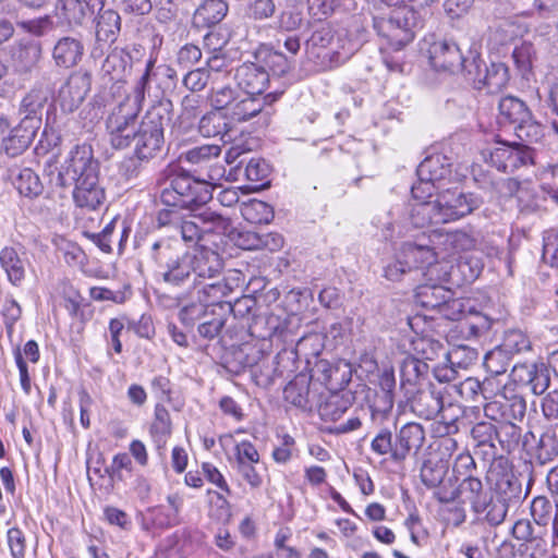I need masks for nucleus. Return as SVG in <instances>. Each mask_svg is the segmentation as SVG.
<instances>
[{
  "instance_id": "1",
  "label": "nucleus",
  "mask_w": 558,
  "mask_h": 558,
  "mask_svg": "<svg viewBox=\"0 0 558 558\" xmlns=\"http://www.w3.org/2000/svg\"><path fill=\"white\" fill-rule=\"evenodd\" d=\"M144 264L167 284L196 289L205 279H215L223 268L220 255L208 247L186 251L178 241L158 239L148 241Z\"/></svg>"
},
{
  "instance_id": "2",
  "label": "nucleus",
  "mask_w": 558,
  "mask_h": 558,
  "mask_svg": "<svg viewBox=\"0 0 558 558\" xmlns=\"http://www.w3.org/2000/svg\"><path fill=\"white\" fill-rule=\"evenodd\" d=\"M74 184L73 201L77 207L97 209L105 201V190L99 184V162L94 158L89 145L75 146L62 171L56 175V186L69 187Z\"/></svg>"
},
{
  "instance_id": "3",
  "label": "nucleus",
  "mask_w": 558,
  "mask_h": 558,
  "mask_svg": "<svg viewBox=\"0 0 558 558\" xmlns=\"http://www.w3.org/2000/svg\"><path fill=\"white\" fill-rule=\"evenodd\" d=\"M213 198L211 185L187 173H181L170 180L169 186L160 194V201L169 207H179L191 211H201Z\"/></svg>"
},
{
  "instance_id": "4",
  "label": "nucleus",
  "mask_w": 558,
  "mask_h": 558,
  "mask_svg": "<svg viewBox=\"0 0 558 558\" xmlns=\"http://www.w3.org/2000/svg\"><path fill=\"white\" fill-rule=\"evenodd\" d=\"M170 121V111L162 104L150 107L143 117L132 142L135 143L134 151L142 160L148 162L157 157L163 147L165 126Z\"/></svg>"
},
{
  "instance_id": "5",
  "label": "nucleus",
  "mask_w": 558,
  "mask_h": 558,
  "mask_svg": "<svg viewBox=\"0 0 558 558\" xmlns=\"http://www.w3.org/2000/svg\"><path fill=\"white\" fill-rule=\"evenodd\" d=\"M423 27V17L413 7L402 5L390 15L374 19L377 34L388 40L391 48L399 50L411 43L415 29Z\"/></svg>"
},
{
  "instance_id": "6",
  "label": "nucleus",
  "mask_w": 558,
  "mask_h": 558,
  "mask_svg": "<svg viewBox=\"0 0 558 558\" xmlns=\"http://www.w3.org/2000/svg\"><path fill=\"white\" fill-rule=\"evenodd\" d=\"M141 108L136 101H131L130 96H125L109 112L106 119V130L110 143L116 149H123L131 145Z\"/></svg>"
},
{
  "instance_id": "7",
  "label": "nucleus",
  "mask_w": 558,
  "mask_h": 558,
  "mask_svg": "<svg viewBox=\"0 0 558 558\" xmlns=\"http://www.w3.org/2000/svg\"><path fill=\"white\" fill-rule=\"evenodd\" d=\"M192 213L180 225L182 239L186 242L198 241L207 233L230 234L232 231L230 219L211 208Z\"/></svg>"
},
{
  "instance_id": "8",
  "label": "nucleus",
  "mask_w": 558,
  "mask_h": 558,
  "mask_svg": "<svg viewBox=\"0 0 558 558\" xmlns=\"http://www.w3.org/2000/svg\"><path fill=\"white\" fill-rule=\"evenodd\" d=\"M470 68L465 78L470 81L475 88H486L488 93H499L509 82V71L504 63H492L487 66L481 59L476 50H470Z\"/></svg>"
},
{
  "instance_id": "9",
  "label": "nucleus",
  "mask_w": 558,
  "mask_h": 558,
  "mask_svg": "<svg viewBox=\"0 0 558 558\" xmlns=\"http://www.w3.org/2000/svg\"><path fill=\"white\" fill-rule=\"evenodd\" d=\"M427 56L430 65L436 71L449 73L462 71L466 75L468 68L471 66V57H464L458 44L452 39L440 38L429 43Z\"/></svg>"
},
{
  "instance_id": "10",
  "label": "nucleus",
  "mask_w": 558,
  "mask_h": 558,
  "mask_svg": "<svg viewBox=\"0 0 558 558\" xmlns=\"http://www.w3.org/2000/svg\"><path fill=\"white\" fill-rule=\"evenodd\" d=\"M434 496L441 504H450L461 498V502H470L475 513H483L492 495L484 489L480 478L468 475L457 488H441L436 490Z\"/></svg>"
},
{
  "instance_id": "11",
  "label": "nucleus",
  "mask_w": 558,
  "mask_h": 558,
  "mask_svg": "<svg viewBox=\"0 0 558 558\" xmlns=\"http://www.w3.org/2000/svg\"><path fill=\"white\" fill-rule=\"evenodd\" d=\"M442 223L458 220L480 208L483 199L474 193H462L458 190H446L436 197Z\"/></svg>"
},
{
  "instance_id": "12",
  "label": "nucleus",
  "mask_w": 558,
  "mask_h": 558,
  "mask_svg": "<svg viewBox=\"0 0 558 558\" xmlns=\"http://www.w3.org/2000/svg\"><path fill=\"white\" fill-rule=\"evenodd\" d=\"M434 232L429 235L422 234L414 242H404L401 246V256L408 258L413 271L418 268H427L429 274L435 270V265L439 255H442L439 244H435Z\"/></svg>"
},
{
  "instance_id": "13",
  "label": "nucleus",
  "mask_w": 558,
  "mask_h": 558,
  "mask_svg": "<svg viewBox=\"0 0 558 558\" xmlns=\"http://www.w3.org/2000/svg\"><path fill=\"white\" fill-rule=\"evenodd\" d=\"M92 87V75L88 72H73L60 87L57 102L65 113H72L84 101Z\"/></svg>"
},
{
  "instance_id": "14",
  "label": "nucleus",
  "mask_w": 558,
  "mask_h": 558,
  "mask_svg": "<svg viewBox=\"0 0 558 558\" xmlns=\"http://www.w3.org/2000/svg\"><path fill=\"white\" fill-rule=\"evenodd\" d=\"M526 412V402L519 395H499L484 405L486 417L497 423L522 421Z\"/></svg>"
},
{
  "instance_id": "15",
  "label": "nucleus",
  "mask_w": 558,
  "mask_h": 558,
  "mask_svg": "<svg viewBox=\"0 0 558 558\" xmlns=\"http://www.w3.org/2000/svg\"><path fill=\"white\" fill-rule=\"evenodd\" d=\"M444 390L434 384H428L425 388L415 389L413 395L405 396L414 414L424 420H434L442 409Z\"/></svg>"
},
{
  "instance_id": "16",
  "label": "nucleus",
  "mask_w": 558,
  "mask_h": 558,
  "mask_svg": "<svg viewBox=\"0 0 558 558\" xmlns=\"http://www.w3.org/2000/svg\"><path fill=\"white\" fill-rule=\"evenodd\" d=\"M489 162L501 172L512 173L521 166L532 162L531 149L526 145L512 146L502 143L490 151Z\"/></svg>"
},
{
  "instance_id": "17",
  "label": "nucleus",
  "mask_w": 558,
  "mask_h": 558,
  "mask_svg": "<svg viewBox=\"0 0 558 558\" xmlns=\"http://www.w3.org/2000/svg\"><path fill=\"white\" fill-rule=\"evenodd\" d=\"M515 384L530 387L535 395H542L549 386L548 371L544 363L515 364L510 374Z\"/></svg>"
},
{
  "instance_id": "18",
  "label": "nucleus",
  "mask_w": 558,
  "mask_h": 558,
  "mask_svg": "<svg viewBox=\"0 0 558 558\" xmlns=\"http://www.w3.org/2000/svg\"><path fill=\"white\" fill-rule=\"evenodd\" d=\"M49 98L50 92L48 88L41 85L34 86L21 101L20 112L24 116L21 122L38 130Z\"/></svg>"
},
{
  "instance_id": "19",
  "label": "nucleus",
  "mask_w": 558,
  "mask_h": 558,
  "mask_svg": "<svg viewBox=\"0 0 558 558\" xmlns=\"http://www.w3.org/2000/svg\"><path fill=\"white\" fill-rule=\"evenodd\" d=\"M425 440V432L422 425L417 423H408L403 425L398 435L392 452L393 461H403L411 454L417 453Z\"/></svg>"
},
{
  "instance_id": "20",
  "label": "nucleus",
  "mask_w": 558,
  "mask_h": 558,
  "mask_svg": "<svg viewBox=\"0 0 558 558\" xmlns=\"http://www.w3.org/2000/svg\"><path fill=\"white\" fill-rule=\"evenodd\" d=\"M233 80L245 94L255 96L266 89L269 74L263 66L244 63L236 68Z\"/></svg>"
},
{
  "instance_id": "21",
  "label": "nucleus",
  "mask_w": 558,
  "mask_h": 558,
  "mask_svg": "<svg viewBox=\"0 0 558 558\" xmlns=\"http://www.w3.org/2000/svg\"><path fill=\"white\" fill-rule=\"evenodd\" d=\"M84 50V44L81 38L63 36L54 44L52 58L58 66L70 69L82 60Z\"/></svg>"
},
{
  "instance_id": "22",
  "label": "nucleus",
  "mask_w": 558,
  "mask_h": 558,
  "mask_svg": "<svg viewBox=\"0 0 558 558\" xmlns=\"http://www.w3.org/2000/svg\"><path fill=\"white\" fill-rule=\"evenodd\" d=\"M429 371L427 363L409 355L400 364V384L404 395H413Z\"/></svg>"
},
{
  "instance_id": "23",
  "label": "nucleus",
  "mask_w": 558,
  "mask_h": 558,
  "mask_svg": "<svg viewBox=\"0 0 558 558\" xmlns=\"http://www.w3.org/2000/svg\"><path fill=\"white\" fill-rule=\"evenodd\" d=\"M36 132L37 130L34 126L21 122L16 128L8 129L7 133L0 136L1 147L8 156L16 157L27 149Z\"/></svg>"
},
{
  "instance_id": "24",
  "label": "nucleus",
  "mask_w": 558,
  "mask_h": 558,
  "mask_svg": "<svg viewBox=\"0 0 558 558\" xmlns=\"http://www.w3.org/2000/svg\"><path fill=\"white\" fill-rule=\"evenodd\" d=\"M25 253L13 246H4L0 251V266L7 275L10 283L21 286L25 279L26 259Z\"/></svg>"
},
{
  "instance_id": "25",
  "label": "nucleus",
  "mask_w": 558,
  "mask_h": 558,
  "mask_svg": "<svg viewBox=\"0 0 558 558\" xmlns=\"http://www.w3.org/2000/svg\"><path fill=\"white\" fill-rule=\"evenodd\" d=\"M451 160L448 156L435 153L427 156L416 169L421 181H440L451 173Z\"/></svg>"
},
{
  "instance_id": "26",
  "label": "nucleus",
  "mask_w": 558,
  "mask_h": 558,
  "mask_svg": "<svg viewBox=\"0 0 558 558\" xmlns=\"http://www.w3.org/2000/svg\"><path fill=\"white\" fill-rule=\"evenodd\" d=\"M477 412L476 407L470 408L469 410L462 408L460 404L454 402L442 401V409L440 410L437 417L439 423L444 425L445 434H456L461 428H469L470 423L465 421L468 412Z\"/></svg>"
},
{
  "instance_id": "27",
  "label": "nucleus",
  "mask_w": 558,
  "mask_h": 558,
  "mask_svg": "<svg viewBox=\"0 0 558 558\" xmlns=\"http://www.w3.org/2000/svg\"><path fill=\"white\" fill-rule=\"evenodd\" d=\"M432 241L440 245L442 256H450L459 252L469 251L475 245V239L463 230L447 233L434 231V239Z\"/></svg>"
},
{
  "instance_id": "28",
  "label": "nucleus",
  "mask_w": 558,
  "mask_h": 558,
  "mask_svg": "<svg viewBox=\"0 0 558 558\" xmlns=\"http://www.w3.org/2000/svg\"><path fill=\"white\" fill-rule=\"evenodd\" d=\"M229 5L225 0H204L193 15L196 27H211L219 24L228 14Z\"/></svg>"
},
{
  "instance_id": "29",
  "label": "nucleus",
  "mask_w": 558,
  "mask_h": 558,
  "mask_svg": "<svg viewBox=\"0 0 558 558\" xmlns=\"http://www.w3.org/2000/svg\"><path fill=\"white\" fill-rule=\"evenodd\" d=\"M54 14L62 24L69 26H81L93 17L81 0H57Z\"/></svg>"
},
{
  "instance_id": "30",
  "label": "nucleus",
  "mask_w": 558,
  "mask_h": 558,
  "mask_svg": "<svg viewBox=\"0 0 558 558\" xmlns=\"http://www.w3.org/2000/svg\"><path fill=\"white\" fill-rule=\"evenodd\" d=\"M415 303L426 310H436L445 305L450 296V290L439 283H422L415 289Z\"/></svg>"
},
{
  "instance_id": "31",
  "label": "nucleus",
  "mask_w": 558,
  "mask_h": 558,
  "mask_svg": "<svg viewBox=\"0 0 558 558\" xmlns=\"http://www.w3.org/2000/svg\"><path fill=\"white\" fill-rule=\"evenodd\" d=\"M359 49V44L347 37L335 36L326 53L317 63L320 69L335 68V62H340L353 56Z\"/></svg>"
},
{
  "instance_id": "32",
  "label": "nucleus",
  "mask_w": 558,
  "mask_h": 558,
  "mask_svg": "<svg viewBox=\"0 0 558 558\" xmlns=\"http://www.w3.org/2000/svg\"><path fill=\"white\" fill-rule=\"evenodd\" d=\"M264 99L255 97L253 95H247L241 99L239 97L230 107L227 116L232 122H246L257 114L262 113L264 110Z\"/></svg>"
},
{
  "instance_id": "33",
  "label": "nucleus",
  "mask_w": 558,
  "mask_h": 558,
  "mask_svg": "<svg viewBox=\"0 0 558 558\" xmlns=\"http://www.w3.org/2000/svg\"><path fill=\"white\" fill-rule=\"evenodd\" d=\"M231 131L230 121H228L227 113L218 110H210L205 113L198 122V132L204 137L225 138Z\"/></svg>"
},
{
  "instance_id": "34",
  "label": "nucleus",
  "mask_w": 558,
  "mask_h": 558,
  "mask_svg": "<svg viewBox=\"0 0 558 558\" xmlns=\"http://www.w3.org/2000/svg\"><path fill=\"white\" fill-rule=\"evenodd\" d=\"M335 36V29L329 25H322L316 28L305 43V54L317 64Z\"/></svg>"
},
{
  "instance_id": "35",
  "label": "nucleus",
  "mask_w": 558,
  "mask_h": 558,
  "mask_svg": "<svg viewBox=\"0 0 558 558\" xmlns=\"http://www.w3.org/2000/svg\"><path fill=\"white\" fill-rule=\"evenodd\" d=\"M41 57V49L38 44H20L12 50V64L16 72L28 73L38 63Z\"/></svg>"
},
{
  "instance_id": "36",
  "label": "nucleus",
  "mask_w": 558,
  "mask_h": 558,
  "mask_svg": "<svg viewBox=\"0 0 558 558\" xmlns=\"http://www.w3.org/2000/svg\"><path fill=\"white\" fill-rule=\"evenodd\" d=\"M130 68L131 56L124 50L116 48L105 59L101 73L109 76V81L121 84Z\"/></svg>"
},
{
  "instance_id": "37",
  "label": "nucleus",
  "mask_w": 558,
  "mask_h": 558,
  "mask_svg": "<svg viewBox=\"0 0 558 558\" xmlns=\"http://www.w3.org/2000/svg\"><path fill=\"white\" fill-rule=\"evenodd\" d=\"M284 399L292 405L306 410L311 408L310 380L305 376H296L283 390Z\"/></svg>"
},
{
  "instance_id": "38",
  "label": "nucleus",
  "mask_w": 558,
  "mask_h": 558,
  "mask_svg": "<svg viewBox=\"0 0 558 558\" xmlns=\"http://www.w3.org/2000/svg\"><path fill=\"white\" fill-rule=\"evenodd\" d=\"M447 473L448 464L442 459H427L421 468L420 477L428 489L437 488L438 490L442 488L439 486L444 483Z\"/></svg>"
},
{
  "instance_id": "39",
  "label": "nucleus",
  "mask_w": 558,
  "mask_h": 558,
  "mask_svg": "<svg viewBox=\"0 0 558 558\" xmlns=\"http://www.w3.org/2000/svg\"><path fill=\"white\" fill-rule=\"evenodd\" d=\"M436 199L433 202H418L411 208L410 220L416 228L442 223Z\"/></svg>"
},
{
  "instance_id": "40",
  "label": "nucleus",
  "mask_w": 558,
  "mask_h": 558,
  "mask_svg": "<svg viewBox=\"0 0 558 558\" xmlns=\"http://www.w3.org/2000/svg\"><path fill=\"white\" fill-rule=\"evenodd\" d=\"M121 19L113 10L99 11L96 25V37L98 40L113 43L120 32Z\"/></svg>"
},
{
  "instance_id": "41",
  "label": "nucleus",
  "mask_w": 558,
  "mask_h": 558,
  "mask_svg": "<svg viewBox=\"0 0 558 558\" xmlns=\"http://www.w3.org/2000/svg\"><path fill=\"white\" fill-rule=\"evenodd\" d=\"M219 310L226 314L230 312L234 318L250 322L256 316L257 301L251 295H243L236 299L233 303L220 302Z\"/></svg>"
},
{
  "instance_id": "42",
  "label": "nucleus",
  "mask_w": 558,
  "mask_h": 558,
  "mask_svg": "<svg viewBox=\"0 0 558 558\" xmlns=\"http://www.w3.org/2000/svg\"><path fill=\"white\" fill-rule=\"evenodd\" d=\"M522 429L514 422H501L496 425V440L508 453L520 447Z\"/></svg>"
},
{
  "instance_id": "43",
  "label": "nucleus",
  "mask_w": 558,
  "mask_h": 558,
  "mask_svg": "<svg viewBox=\"0 0 558 558\" xmlns=\"http://www.w3.org/2000/svg\"><path fill=\"white\" fill-rule=\"evenodd\" d=\"M13 184L21 195L29 198L39 196L44 191V185L38 174L29 168L20 170Z\"/></svg>"
},
{
  "instance_id": "44",
  "label": "nucleus",
  "mask_w": 558,
  "mask_h": 558,
  "mask_svg": "<svg viewBox=\"0 0 558 558\" xmlns=\"http://www.w3.org/2000/svg\"><path fill=\"white\" fill-rule=\"evenodd\" d=\"M210 279H205L204 283H198L196 288L201 287L198 289V300L203 302L204 304H211L213 306L217 307L219 310V303L222 302L221 299L231 291V287L225 281H215V282H207Z\"/></svg>"
},
{
  "instance_id": "45",
  "label": "nucleus",
  "mask_w": 558,
  "mask_h": 558,
  "mask_svg": "<svg viewBox=\"0 0 558 558\" xmlns=\"http://www.w3.org/2000/svg\"><path fill=\"white\" fill-rule=\"evenodd\" d=\"M220 154L221 148L218 145H202L182 153L179 160L202 167L207 166L213 159L218 158Z\"/></svg>"
},
{
  "instance_id": "46",
  "label": "nucleus",
  "mask_w": 558,
  "mask_h": 558,
  "mask_svg": "<svg viewBox=\"0 0 558 558\" xmlns=\"http://www.w3.org/2000/svg\"><path fill=\"white\" fill-rule=\"evenodd\" d=\"M150 434L157 442L158 447H161L166 444L167 438L171 434V420L168 410L161 405L157 404L155 407L154 421L150 426Z\"/></svg>"
},
{
  "instance_id": "47",
  "label": "nucleus",
  "mask_w": 558,
  "mask_h": 558,
  "mask_svg": "<svg viewBox=\"0 0 558 558\" xmlns=\"http://www.w3.org/2000/svg\"><path fill=\"white\" fill-rule=\"evenodd\" d=\"M499 112L509 122L518 124L529 118L530 111L519 98L508 96L499 101Z\"/></svg>"
},
{
  "instance_id": "48",
  "label": "nucleus",
  "mask_w": 558,
  "mask_h": 558,
  "mask_svg": "<svg viewBox=\"0 0 558 558\" xmlns=\"http://www.w3.org/2000/svg\"><path fill=\"white\" fill-rule=\"evenodd\" d=\"M242 216L252 223H268L272 217V208L265 202L252 199L241 208Z\"/></svg>"
},
{
  "instance_id": "49",
  "label": "nucleus",
  "mask_w": 558,
  "mask_h": 558,
  "mask_svg": "<svg viewBox=\"0 0 558 558\" xmlns=\"http://www.w3.org/2000/svg\"><path fill=\"white\" fill-rule=\"evenodd\" d=\"M213 80V87L209 94L210 105L215 110L221 111L222 109H230L233 102L236 100L238 95L236 90L232 88L229 84L227 85H216L215 77Z\"/></svg>"
},
{
  "instance_id": "50",
  "label": "nucleus",
  "mask_w": 558,
  "mask_h": 558,
  "mask_svg": "<svg viewBox=\"0 0 558 558\" xmlns=\"http://www.w3.org/2000/svg\"><path fill=\"white\" fill-rule=\"evenodd\" d=\"M538 458L545 461L558 458V425H546L538 441Z\"/></svg>"
},
{
  "instance_id": "51",
  "label": "nucleus",
  "mask_w": 558,
  "mask_h": 558,
  "mask_svg": "<svg viewBox=\"0 0 558 558\" xmlns=\"http://www.w3.org/2000/svg\"><path fill=\"white\" fill-rule=\"evenodd\" d=\"M511 359L512 357L504 352V350L498 345L486 353L484 357V367L490 375L504 376L510 365Z\"/></svg>"
},
{
  "instance_id": "52",
  "label": "nucleus",
  "mask_w": 558,
  "mask_h": 558,
  "mask_svg": "<svg viewBox=\"0 0 558 558\" xmlns=\"http://www.w3.org/2000/svg\"><path fill=\"white\" fill-rule=\"evenodd\" d=\"M209 517L220 523H227L231 519V506L227 498L219 492L208 489Z\"/></svg>"
},
{
  "instance_id": "53",
  "label": "nucleus",
  "mask_w": 558,
  "mask_h": 558,
  "mask_svg": "<svg viewBox=\"0 0 558 558\" xmlns=\"http://www.w3.org/2000/svg\"><path fill=\"white\" fill-rule=\"evenodd\" d=\"M350 407L351 398L349 396L336 395L319 408V413L323 418L337 422Z\"/></svg>"
},
{
  "instance_id": "54",
  "label": "nucleus",
  "mask_w": 558,
  "mask_h": 558,
  "mask_svg": "<svg viewBox=\"0 0 558 558\" xmlns=\"http://www.w3.org/2000/svg\"><path fill=\"white\" fill-rule=\"evenodd\" d=\"M499 347L512 357L514 354L531 350V341L521 330H509Z\"/></svg>"
},
{
  "instance_id": "55",
  "label": "nucleus",
  "mask_w": 558,
  "mask_h": 558,
  "mask_svg": "<svg viewBox=\"0 0 558 558\" xmlns=\"http://www.w3.org/2000/svg\"><path fill=\"white\" fill-rule=\"evenodd\" d=\"M515 135L520 141L525 143L524 145L539 143L544 136V128L541 123L534 121L529 114L527 119H524L522 123H518L515 126Z\"/></svg>"
},
{
  "instance_id": "56",
  "label": "nucleus",
  "mask_w": 558,
  "mask_h": 558,
  "mask_svg": "<svg viewBox=\"0 0 558 558\" xmlns=\"http://www.w3.org/2000/svg\"><path fill=\"white\" fill-rule=\"evenodd\" d=\"M270 172L269 165L263 158H252L245 167L244 174L248 181L254 183V189L265 185Z\"/></svg>"
},
{
  "instance_id": "57",
  "label": "nucleus",
  "mask_w": 558,
  "mask_h": 558,
  "mask_svg": "<svg viewBox=\"0 0 558 558\" xmlns=\"http://www.w3.org/2000/svg\"><path fill=\"white\" fill-rule=\"evenodd\" d=\"M204 318V322L197 327L199 336L208 340L215 339L220 335L226 324L223 312L217 314L216 310L213 308L211 314Z\"/></svg>"
},
{
  "instance_id": "58",
  "label": "nucleus",
  "mask_w": 558,
  "mask_h": 558,
  "mask_svg": "<svg viewBox=\"0 0 558 558\" xmlns=\"http://www.w3.org/2000/svg\"><path fill=\"white\" fill-rule=\"evenodd\" d=\"M446 361L458 368H466L477 359V352L466 345H458L445 353Z\"/></svg>"
},
{
  "instance_id": "59",
  "label": "nucleus",
  "mask_w": 558,
  "mask_h": 558,
  "mask_svg": "<svg viewBox=\"0 0 558 558\" xmlns=\"http://www.w3.org/2000/svg\"><path fill=\"white\" fill-rule=\"evenodd\" d=\"M531 514L538 526H546L554 517V507L549 499L537 496L532 500Z\"/></svg>"
},
{
  "instance_id": "60",
  "label": "nucleus",
  "mask_w": 558,
  "mask_h": 558,
  "mask_svg": "<svg viewBox=\"0 0 558 558\" xmlns=\"http://www.w3.org/2000/svg\"><path fill=\"white\" fill-rule=\"evenodd\" d=\"M232 355L242 368L254 367L264 359L262 350L247 343L235 349Z\"/></svg>"
},
{
  "instance_id": "61",
  "label": "nucleus",
  "mask_w": 558,
  "mask_h": 558,
  "mask_svg": "<svg viewBox=\"0 0 558 558\" xmlns=\"http://www.w3.org/2000/svg\"><path fill=\"white\" fill-rule=\"evenodd\" d=\"M542 259L550 267H558V232L547 230L543 234Z\"/></svg>"
},
{
  "instance_id": "62",
  "label": "nucleus",
  "mask_w": 558,
  "mask_h": 558,
  "mask_svg": "<svg viewBox=\"0 0 558 558\" xmlns=\"http://www.w3.org/2000/svg\"><path fill=\"white\" fill-rule=\"evenodd\" d=\"M508 504L505 499H493L488 498L487 506L485 507V520L493 526L501 524L507 515Z\"/></svg>"
},
{
  "instance_id": "63",
  "label": "nucleus",
  "mask_w": 558,
  "mask_h": 558,
  "mask_svg": "<svg viewBox=\"0 0 558 558\" xmlns=\"http://www.w3.org/2000/svg\"><path fill=\"white\" fill-rule=\"evenodd\" d=\"M512 536L523 543L537 542L541 536V531H535L533 524L527 519L518 520L512 526Z\"/></svg>"
},
{
  "instance_id": "64",
  "label": "nucleus",
  "mask_w": 558,
  "mask_h": 558,
  "mask_svg": "<svg viewBox=\"0 0 558 558\" xmlns=\"http://www.w3.org/2000/svg\"><path fill=\"white\" fill-rule=\"evenodd\" d=\"M276 5L272 0H253L248 3L246 14L250 19L263 21L274 15Z\"/></svg>"
}]
</instances>
